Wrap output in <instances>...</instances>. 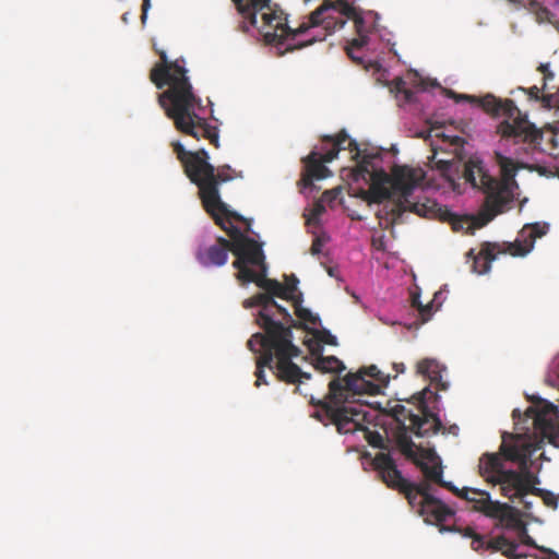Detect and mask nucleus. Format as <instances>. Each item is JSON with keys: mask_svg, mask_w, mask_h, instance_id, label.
I'll return each instance as SVG.
<instances>
[{"mask_svg": "<svg viewBox=\"0 0 559 559\" xmlns=\"http://www.w3.org/2000/svg\"><path fill=\"white\" fill-rule=\"evenodd\" d=\"M314 336L320 343L328 345L337 344L336 337L328 330L316 331Z\"/></svg>", "mask_w": 559, "mask_h": 559, "instance_id": "obj_38", "label": "nucleus"}, {"mask_svg": "<svg viewBox=\"0 0 559 559\" xmlns=\"http://www.w3.org/2000/svg\"><path fill=\"white\" fill-rule=\"evenodd\" d=\"M372 464L374 469L378 471L383 483H385L389 488L403 493L413 508L418 507L420 509V504L418 502L420 501L421 496L416 492L415 484L408 481L402 476V473L397 469L394 460L389 453L380 452L376 454Z\"/></svg>", "mask_w": 559, "mask_h": 559, "instance_id": "obj_13", "label": "nucleus"}, {"mask_svg": "<svg viewBox=\"0 0 559 559\" xmlns=\"http://www.w3.org/2000/svg\"><path fill=\"white\" fill-rule=\"evenodd\" d=\"M459 533L462 534L464 537L472 538L471 547L474 550L478 551L484 548L485 537L477 534L473 527H471V526L461 527V532H459Z\"/></svg>", "mask_w": 559, "mask_h": 559, "instance_id": "obj_31", "label": "nucleus"}, {"mask_svg": "<svg viewBox=\"0 0 559 559\" xmlns=\"http://www.w3.org/2000/svg\"><path fill=\"white\" fill-rule=\"evenodd\" d=\"M150 7H151V0H143L142 15H141L142 23H145V20L147 16V11H148Z\"/></svg>", "mask_w": 559, "mask_h": 559, "instance_id": "obj_46", "label": "nucleus"}, {"mask_svg": "<svg viewBox=\"0 0 559 559\" xmlns=\"http://www.w3.org/2000/svg\"><path fill=\"white\" fill-rule=\"evenodd\" d=\"M444 521H441V522H437L438 523V526H439V532L440 533H445V532H461V527L460 526H456V525H444L442 524Z\"/></svg>", "mask_w": 559, "mask_h": 559, "instance_id": "obj_43", "label": "nucleus"}, {"mask_svg": "<svg viewBox=\"0 0 559 559\" xmlns=\"http://www.w3.org/2000/svg\"><path fill=\"white\" fill-rule=\"evenodd\" d=\"M450 142L454 145H459L463 142L462 138L459 135H454L450 138Z\"/></svg>", "mask_w": 559, "mask_h": 559, "instance_id": "obj_50", "label": "nucleus"}, {"mask_svg": "<svg viewBox=\"0 0 559 559\" xmlns=\"http://www.w3.org/2000/svg\"><path fill=\"white\" fill-rule=\"evenodd\" d=\"M524 8L528 10L532 14H534L537 23H550L556 25L557 22L554 20L555 15L550 12V10L544 7L536 0H527V3H524Z\"/></svg>", "mask_w": 559, "mask_h": 559, "instance_id": "obj_27", "label": "nucleus"}, {"mask_svg": "<svg viewBox=\"0 0 559 559\" xmlns=\"http://www.w3.org/2000/svg\"><path fill=\"white\" fill-rule=\"evenodd\" d=\"M546 551L549 554L550 557H552V559H559V556L555 551L549 549H547Z\"/></svg>", "mask_w": 559, "mask_h": 559, "instance_id": "obj_55", "label": "nucleus"}, {"mask_svg": "<svg viewBox=\"0 0 559 559\" xmlns=\"http://www.w3.org/2000/svg\"><path fill=\"white\" fill-rule=\"evenodd\" d=\"M416 492L421 496L420 514L435 519L436 522L445 521L454 514V511L444 504L440 499L430 495L431 486L428 480L415 484Z\"/></svg>", "mask_w": 559, "mask_h": 559, "instance_id": "obj_20", "label": "nucleus"}, {"mask_svg": "<svg viewBox=\"0 0 559 559\" xmlns=\"http://www.w3.org/2000/svg\"><path fill=\"white\" fill-rule=\"evenodd\" d=\"M338 14L347 20H352L355 24V28L359 37L353 39L346 50L348 57L353 61L361 63L362 58L357 56L355 51L359 50L367 44V34L376 28L378 13L373 11H362L352 3H344L342 4V13Z\"/></svg>", "mask_w": 559, "mask_h": 559, "instance_id": "obj_14", "label": "nucleus"}, {"mask_svg": "<svg viewBox=\"0 0 559 559\" xmlns=\"http://www.w3.org/2000/svg\"><path fill=\"white\" fill-rule=\"evenodd\" d=\"M245 308L260 307L255 323L263 330L249 338L248 348L259 354L255 361L254 385L267 384L264 368L273 371L280 381L299 383L310 379V373L304 372L293 359L300 355V349L293 343L292 328H304L296 322L288 310L278 305L266 294H257L243 301Z\"/></svg>", "mask_w": 559, "mask_h": 559, "instance_id": "obj_2", "label": "nucleus"}, {"mask_svg": "<svg viewBox=\"0 0 559 559\" xmlns=\"http://www.w3.org/2000/svg\"><path fill=\"white\" fill-rule=\"evenodd\" d=\"M296 316L305 323L317 325L320 323V318L313 314L309 309L304 308L301 302H294Z\"/></svg>", "mask_w": 559, "mask_h": 559, "instance_id": "obj_32", "label": "nucleus"}, {"mask_svg": "<svg viewBox=\"0 0 559 559\" xmlns=\"http://www.w3.org/2000/svg\"><path fill=\"white\" fill-rule=\"evenodd\" d=\"M411 304H412V307L418 309V305H423L421 301H420V296L419 294H412L411 296Z\"/></svg>", "mask_w": 559, "mask_h": 559, "instance_id": "obj_47", "label": "nucleus"}, {"mask_svg": "<svg viewBox=\"0 0 559 559\" xmlns=\"http://www.w3.org/2000/svg\"><path fill=\"white\" fill-rule=\"evenodd\" d=\"M298 283L299 281L294 274L285 276V284L283 285L284 287H287V297L288 300L293 301V304L301 302V295H296Z\"/></svg>", "mask_w": 559, "mask_h": 559, "instance_id": "obj_33", "label": "nucleus"}, {"mask_svg": "<svg viewBox=\"0 0 559 559\" xmlns=\"http://www.w3.org/2000/svg\"><path fill=\"white\" fill-rule=\"evenodd\" d=\"M516 550H518V545L509 540L508 546H506V547L503 548L502 554H503L506 557H508V558H511V559H512V558H516V556H518V555H516Z\"/></svg>", "mask_w": 559, "mask_h": 559, "instance_id": "obj_41", "label": "nucleus"}, {"mask_svg": "<svg viewBox=\"0 0 559 559\" xmlns=\"http://www.w3.org/2000/svg\"><path fill=\"white\" fill-rule=\"evenodd\" d=\"M394 369L396 370V372H404L405 371V366L404 364H394Z\"/></svg>", "mask_w": 559, "mask_h": 559, "instance_id": "obj_51", "label": "nucleus"}, {"mask_svg": "<svg viewBox=\"0 0 559 559\" xmlns=\"http://www.w3.org/2000/svg\"><path fill=\"white\" fill-rule=\"evenodd\" d=\"M356 1L357 0H336L334 3L336 4V7L338 9V13H342V4L352 3L353 5H355Z\"/></svg>", "mask_w": 559, "mask_h": 559, "instance_id": "obj_48", "label": "nucleus"}, {"mask_svg": "<svg viewBox=\"0 0 559 559\" xmlns=\"http://www.w3.org/2000/svg\"><path fill=\"white\" fill-rule=\"evenodd\" d=\"M526 475L531 476V478H530L531 485L526 491L516 493L515 498L520 499V502L523 504V507L526 510H530L531 506H532L531 502L525 500V497L528 493L540 497L547 507H549L551 509H556L558 506V497L555 493H552L551 491L535 487V485L538 484L539 480H538L537 476H535L530 469L526 471Z\"/></svg>", "mask_w": 559, "mask_h": 559, "instance_id": "obj_24", "label": "nucleus"}, {"mask_svg": "<svg viewBox=\"0 0 559 559\" xmlns=\"http://www.w3.org/2000/svg\"><path fill=\"white\" fill-rule=\"evenodd\" d=\"M337 194H338V191L336 189H333V190H326L323 192L322 194V198H321V201L322 202H333L334 200H336L337 198Z\"/></svg>", "mask_w": 559, "mask_h": 559, "instance_id": "obj_42", "label": "nucleus"}, {"mask_svg": "<svg viewBox=\"0 0 559 559\" xmlns=\"http://www.w3.org/2000/svg\"><path fill=\"white\" fill-rule=\"evenodd\" d=\"M509 539L504 536H498L491 538L489 540H485V546L483 549H490L493 551H503V548L508 546Z\"/></svg>", "mask_w": 559, "mask_h": 559, "instance_id": "obj_36", "label": "nucleus"}, {"mask_svg": "<svg viewBox=\"0 0 559 559\" xmlns=\"http://www.w3.org/2000/svg\"><path fill=\"white\" fill-rule=\"evenodd\" d=\"M159 61L150 72V80L158 88L168 85V90L158 95V103L166 116L174 121L175 128L182 134L197 141L206 139L216 148L219 146L218 130L201 117L197 109L202 107L201 99L193 93L187 76V69L179 59L170 61L164 50H157Z\"/></svg>", "mask_w": 559, "mask_h": 559, "instance_id": "obj_3", "label": "nucleus"}, {"mask_svg": "<svg viewBox=\"0 0 559 559\" xmlns=\"http://www.w3.org/2000/svg\"><path fill=\"white\" fill-rule=\"evenodd\" d=\"M241 282L254 283L258 287L265 290L264 294L288 300L287 287L276 280L266 277L265 258L261 264H249L247 270H241Z\"/></svg>", "mask_w": 559, "mask_h": 559, "instance_id": "obj_19", "label": "nucleus"}, {"mask_svg": "<svg viewBox=\"0 0 559 559\" xmlns=\"http://www.w3.org/2000/svg\"><path fill=\"white\" fill-rule=\"evenodd\" d=\"M393 90L396 94L403 95L405 102L411 103L414 100L415 93L406 86V82L402 78L393 80Z\"/></svg>", "mask_w": 559, "mask_h": 559, "instance_id": "obj_35", "label": "nucleus"}, {"mask_svg": "<svg viewBox=\"0 0 559 559\" xmlns=\"http://www.w3.org/2000/svg\"><path fill=\"white\" fill-rule=\"evenodd\" d=\"M360 371H362V374L365 377L368 376V377L373 378V379H378V380L381 379L380 378L381 372L377 368V366H374V365H371V366H369L367 368L360 369Z\"/></svg>", "mask_w": 559, "mask_h": 559, "instance_id": "obj_40", "label": "nucleus"}, {"mask_svg": "<svg viewBox=\"0 0 559 559\" xmlns=\"http://www.w3.org/2000/svg\"><path fill=\"white\" fill-rule=\"evenodd\" d=\"M418 312H419V316L423 320V322H427L430 317H431V311H432V305L431 304H428V305H418Z\"/></svg>", "mask_w": 559, "mask_h": 559, "instance_id": "obj_39", "label": "nucleus"}, {"mask_svg": "<svg viewBox=\"0 0 559 559\" xmlns=\"http://www.w3.org/2000/svg\"><path fill=\"white\" fill-rule=\"evenodd\" d=\"M443 367L440 362L432 358H424L417 362L416 372L425 378H428L431 382L441 381V372Z\"/></svg>", "mask_w": 559, "mask_h": 559, "instance_id": "obj_26", "label": "nucleus"}, {"mask_svg": "<svg viewBox=\"0 0 559 559\" xmlns=\"http://www.w3.org/2000/svg\"><path fill=\"white\" fill-rule=\"evenodd\" d=\"M536 452L525 436L503 432L499 453H484L478 460L479 476L491 486L499 485L503 497L514 500L530 487L528 461Z\"/></svg>", "mask_w": 559, "mask_h": 559, "instance_id": "obj_5", "label": "nucleus"}, {"mask_svg": "<svg viewBox=\"0 0 559 559\" xmlns=\"http://www.w3.org/2000/svg\"><path fill=\"white\" fill-rule=\"evenodd\" d=\"M549 230L547 223L526 224L519 231L518 237L512 242L500 243L503 248V254L512 257H524L532 251L537 238L545 236Z\"/></svg>", "mask_w": 559, "mask_h": 559, "instance_id": "obj_17", "label": "nucleus"}, {"mask_svg": "<svg viewBox=\"0 0 559 559\" xmlns=\"http://www.w3.org/2000/svg\"><path fill=\"white\" fill-rule=\"evenodd\" d=\"M173 150L176 153L177 158L181 163L183 167V171L189 180L193 183L194 178L198 175L199 170H202L201 167H206L205 158H209V152L205 148H200L198 151H187L185 146L179 142L171 143Z\"/></svg>", "mask_w": 559, "mask_h": 559, "instance_id": "obj_21", "label": "nucleus"}, {"mask_svg": "<svg viewBox=\"0 0 559 559\" xmlns=\"http://www.w3.org/2000/svg\"><path fill=\"white\" fill-rule=\"evenodd\" d=\"M511 2H514V3H520L524 7V3H527V0H510Z\"/></svg>", "mask_w": 559, "mask_h": 559, "instance_id": "obj_56", "label": "nucleus"}, {"mask_svg": "<svg viewBox=\"0 0 559 559\" xmlns=\"http://www.w3.org/2000/svg\"><path fill=\"white\" fill-rule=\"evenodd\" d=\"M524 417V423L531 420L533 433H530L528 426L520 427V421L515 423V433L525 436L532 444H535L536 451L546 441L559 448V408L557 405L539 399L536 405L530 406L525 411Z\"/></svg>", "mask_w": 559, "mask_h": 559, "instance_id": "obj_10", "label": "nucleus"}, {"mask_svg": "<svg viewBox=\"0 0 559 559\" xmlns=\"http://www.w3.org/2000/svg\"><path fill=\"white\" fill-rule=\"evenodd\" d=\"M554 8L559 9V0H555L552 3Z\"/></svg>", "mask_w": 559, "mask_h": 559, "instance_id": "obj_57", "label": "nucleus"}, {"mask_svg": "<svg viewBox=\"0 0 559 559\" xmlns=\"http://www.w3.org/2000/svg\"><path fill=\"white\" fill-rule=\"evenodd\" d=\"M314 368L321 372H336L340 373L345 370V366L342 360L335 356H318L313 364Z\"/></svg>", "mask_w": 559, "mask_h": 559, "instance_id": "obj_28", "label": "nucleus"}, {"mask_svg": "<svg viewBox=\"0 0 559 559\" xmlns=\"http://www.w3.org/2000/svg\"><path fill=\"white\" fill-rule=\"evenodd\" d=\"M205 158L209 168L201 167L193 180V185L198 187V195L204 211L213 218L215 224H221L222 214L234 217L237 222H245V217L239 213L231 211L219 193V186L224 182L241 177L231 166L225 164L215 167Z\"/></svg>", "mask_w": 559, "mask_h": 559, "instance_id": "obj_9", "label": "nucleus"}, {"mask_svg": "<svg viewBox=\"0 0 559 559\" xmlns=\"http://www.w3.org/2000/svg\"><path fill=\"white\" fill-rule=\"evenodd\" d=\"M322 141L331 147L319 155L317 152H311L305 159V173L301 176L300 183L304 187L312 186L313 179H324L331 175L329 168L324 163H330L337 157L338 153L343 150H348L353 154L354 159H358L361 154L359 144L349 139L345 130L338 132L335 136L324 135Z\"/></svg>", "mask_w": 559, "mask_h": 559, "instance_id": "obj_11", "label": "nucleus"}, {"mask_svg": "<svg viewBox=\"0 0 559 559\" xmlns=\"http://www.w3.org/2000/svg\"><path fill=\"white\" fill-rule=\"evenodd\" d=\"M453 166H454V164L452 162H449V160H439V162H437V167L443 174H447L448 171H450Z\"/></svg>", "mask_w": 559, "mask_h": 559, "instance_id": "obj_44", "label": "nucleus"}, {"mask_svg": "<svg viewBox=\"0 0 559 559\" xmlns=\"http://www.w3.org/2000/svg\"><path fill=\"white\" fill-rule=\"evenodd\" d=\"M121 20L123 23L127 24L129 22V13L128 12L123 13L121 16Z\"/></svg>", "mask_w": 559, "mask_h": 559, "instance_id": "obj_54", "label": "nucleus"}, {"mask_svg": "<svg viewBox=\"0 0 559 559\" xmlns=\"http://www.w3.org/2000/svg\"><path fill=\"white\" fill-rule=\"evenodd\" d=\"M432 394V392L426 388L416 396H414L419 404L420 415L409 414L411 415V424L409 429L417 437H427L429 435L437 433L442 428V423L437 414L432 413L427 403L426 395Z\"/></svg>", "mask_w": 559, "mask_h": 559, "instance_id": "obj_16", "label": "nucleus"}, {"mask_svg": "<svg viewBox=\"0 0 559 559\" xmlns=\"http://www.w3.org/2000/svg\"><path fill=\"white\" fill-rule=\"evenodd\" d=\"M362 425H365V423ZM358 430L365 431V438L372 448L386 449V444L380 432L368 430L365 426H361Z\"/></svg>", "mask_w": 559, "mask_h": 559, "instance_id": "obj_34", "label": "nucleus"}, {"mask_svg": "<svg viewBox=\"0 0 559 559\" xmlns=\"http://www.w3.org/2000/svg\"><path fill=\"white\" fill-rule=\"evenodd\" d=\"M323 242L320 238H316L311 245L310 251L313 255L319 254L322 250Z\"/></svg>", "mask_w": 559, "mask_h": 559, "instance_id": "obj_45", "label": "nucleus"}, {"mask_svg": "<svg viewBox=\"0 0 559 559\" xmlns=\"http://www.w3.org/2000/svg\"><path fill=\"white\" fill-rule=\"evenodd\" d=\"M460 99L467 100L483 108L492 117H504L497 126V133L501 143L511 156L501 152L495 153V160L500 167L501 179L488 174L483 160L469 158L463 165V177L474 188L485 193V201L479 212L480 225L492 221L497 215L510 209L518 189L516 171L525 168L524 158L534 154L543 141V132L522 114L512 99L499 98L492 94L481 97L460 95Z\"/></svg>", "mask_w": 559, "mask_h": 559, "instance_id": "obj_1", "label": "nucleus"}, {"mask_svg": "<svg viewBox=\"0 0 559 559\" xmlns=\"http://www.w3.org/2000/svg\"><path fill=\"white\" fill-rule=\"evenodd\" d=\"M314 41H316V37L312 36L311 38L307 39L304 43L296 44L295 48H302V47H306V46H309V45L313 44Z\"/></svg>", "mask_w": 559, "mask_h": 559, "instance_id": "obj_49", "label": "nucleus"}, {"mask_svg": "<svg viewBox=\"0 0 559 559\" xmlns=\"http://www.w3.org/2000/svg\"><path fill=\"white\" fill-rule=\"evenodd\" d=\"M413 463L423 472L427 480L441 481L443 468L440 457L432 449H420L419 456Z\"/></svg>", "mask_w": 559, "mask_h": 559, "instance_id": "obj_22", "label": "nucleus"}, {"mask_svg": "<svg viewBox=\"0 0 559 559\" xmlns=\"http://www.w3.org/2000/svg\"><path fill=\"white\" fill-rule=\"evenodd\" d=\"M380 157L379 152H368L361 148V154L358 157L357 166L353 170L355 180H371V185L367 191L364 192L366 198H369V204L383 203V206L393 200H397L400 191L393 189L394 174L392 178L383 170H377L373 166V160Z\"/></svg>", "mask_w": 559, "mask_h": 559, "instance_id": "obj_12", "label": "nucleus"}, {"mask_svg": "<svg viewBox=\"0 0 559 559\" xmlns=\"http://www.w3.org/2000/svg\"><path fill=\"white\" fill-rule=\"evenodd\" d=\"M441 389H442V390H445V389H447V386H445V384H444V383H441Z\"/></svg>", "mask_w": 559, "mask_h": 559, "instance_id": "obj_59", "label": "nucleus"}, {"mask_svg": "<svg viewBox=\"0 0 559 559\" xmlns=\"http://www.w3.org/2000/svg\"><path fill=\"white\" fill-rule=\"evenodd\" d=\"M365 191H366V190L361 189V190L359 191V193H358V197H359L361 200L366 201V202L369 204V198H366V197H365V194H364V192H365Z\"/></svg>", "mask_w": 559, "mask_h": 559, "instance_id": "obj_53", "label": "nucleus"}, {"mask_svg": "<svg viewBox=\"0 0 559 559\" xmlns=\"http://www.w3.org/2000/svg\"><path fill=\"white\" fill-rule=\"evenodd\" d=\"M424 179L421 169H415L408 166H401L394 169L393 189L400 191L397 200L388 202L378 212L380 221H385L386 226L402 223V216L406 212L415 213L421 217H429L435 214L437 203L425 198L424 201L415 200L414 189L417 188Z\"/></svg>", "mask_w": 559, "mask_h": 559, "instance_id": "obj_8", "label": "nucleus"}, {"mask_svg": "<svg viewBox=\"0 0 559 559\" xmlns=\"http://www.w3.org/2000/svg\"><path fill=\"white\" fill-rule=\"evenodd\" d=\"M537 70L543 74L542 87L534 85L530 88L519 87V90L525 93L528 96V99L540 102L544 108H556L559 112V86H550V82L554 81L555 74L549 70V63H540Z\"/></svg>", "mask_w": 559, "mask_h": 559, "instance_id": "obj_18", "label": "nucleus"}, {"mask_svg": "<svg viewBox=\"0 0 559 559\" xmlns=\"http://www.w3.org/2000/svg\"><path fill=\"white\" fill-rule=\"evenodd\" d=\"M499 254H503V248L498 242H484L476 255L474 251L468 252L473 257V271L477 274H485L490 270L491 262L497 259Z\"/></svg>", "mask_w": 559, "mask_h": 559, "instance_id": "obj_23", "label": "nucleus"}, {"mask_svg": "<svg viewBox=\"0 0 559 559\" xmlns=\"http://www.w3.org/2000/svg\"><path fill=\"white\" fill-rule=\"evenodd\" d=\"M325 212V206L323 204V202L321 200H318L314 202L311 211H310V214L307 218V222L309 224L311 223H317V221L319 219V217Z\"/></svg>", "mask_w": 559, "mask_h": 559, "instance_id": "obj_37", "label": "nucleus"}, {"mask_svg": "<svg viewBox=\"0 0 559 559\" xmlns=\"http://www.w3.org/2000/svg\"><path fill=\"white\" fill-rule=\"evenodd\" d=\"M234 217L222 214L221 224H216L227 233L230 239L217 237L216 243L204 249H199L197 259L203 266H223L228 259V251L233 252L236 260L233 266L238 270L237 278H241V270H247L249 264H261L264 259L262 246L254 239L246 236L234 225Z\"/></svg>", "mask_w": 559, "mask_h": 559, "instance_id": "obj_7", "label": "nucleus"}, {"mask_svg": "<svg viewBox=\"0 0 559 559\" xmlns=\"http://www.w3.org/2000/svg\"><path fill=\"white\" fill-rule=\"evenodd\" d=\"M242 21L238 29L246 33L258 24L257 14L261 13L262 24L258 26L267 44H282L285 39H295L309 28L323 25L329 33L342 28L346 20L337 17L338 9L331 0L312 11L308 22H302L297 28L287 25V17L277 4L271 5V0H233Z\"/></svg>", "mask_w": 559, "mask_h": 559, "instance_id": "obj_4", "label": "nucleus"}, {"mask_svg": "<svg viewBox=\"0 0 559 559\" xmlns=\"http://www.w3.org/2000/svg\"><path fill=\"white\" fill-rule=\"evenodd\" d=\"M408 432H411L409 425L407 426L405 423H402L394 432V439L401 453L413 462L419 456L421 448L416 447Z\"/></svg>", "mask_w": 559, "mask_h": 559, "instance_id": "obj_25", "label": "nucleus"}, {"mask_svg": "<svg viewBox=\"0 0 559 559\" xmlns=\"http://www.w3.org/2000/svg\"><path fill=\"white\" fill-rule=\"evenodd\" d=\"M436 484H438L439 486H441V487L452 491L453 493H455L460 498H464L467 501L474 502V504H476V500H478L477 498H475V496H476L474 493V490H476L475 488H467V487H465V488L460 490L455 486H453L452 483L443 480L442 477H441V481H437Z\"/></svg>", "mask_w": 559, "mask_h": 559, "instance_id": "obj_29", "label": "nucleus"}, {"mask_svg": "<svg viewBox=\"0 0 559 559\" xmlns=\"http://www.w3.org/2000/svg\"><path fill=\"white\" fill-rule=\"evenodd\" d=\"M521 416H522V413H521V411H520V409H518V408H516V409H514V411L512 412V417H513V419H520V418H521Z\"/></svg>", "mask_w": 559, "mask_h": 559, "instance_id": "obj_52", "label": "nucleus"}, {"mask_svg": "<svg viewBox=\"0 0 559 559\" xmlns=\"http://www.w3.org/2000/svg\"><path fill=\"white\" fill-rule=\"evenodd\" d=\"M380 392V386L367 380L362 371L347 373L344 378H334L329 383V401H319L320 409L313 417L324 426L333 424L340 433H353L364 423H369L368 413L362 405H350V399L355 395Z\"/></svg>", "mask_w": 559, "mask_h": 559, "instance_id": "obj_6", "label": "nucleus"}, {"mask_svg": "<svg viewBox=\"0 0 559 559\" xmlns=\"http://www.w3.org/2000/svg\"><path fill=\"white\" fill-rule=\"evenodd\" d=\"M474 493L479 496L476 504H474L477 511L483 512L487 516L498 519L508 528H520L523 526L515 508L508 503L492 501L489 492L485 490H474Z\"/></svg>", "mask_w": 559, "mask_h": 559, "instance_id": "obj_15", "label": "nucleus"}, {"mask_svg": "<svg viewBox=\"0 0 559 559\" xmlns=\"http://www.w3.org/2000/svg\"><path fill=\"white\" fill-rule=\"evenodd\" d=\"M419 85H420L421 90H425V86H424L423 81H420V84H419Z\"/></svg>", "mask_w": 559, "mask_h": 559, "instance_id": "obj_58", "label": "nucleus"}, {"mask_svg": "<svg viewBox=\"0 0 559 559\" xmlns=\"http://www.w3.org/2000/svg\"><path fill=\"white\" fill-rule=\"evenodd\" d=\"M386 413L394 418V420L397 423V426H401L402 423H405L406 419L411 421L409 414H413L402 404H394L388 408Z\"/></svg>", "mask_w": 559, "mask_h": 559, "instance_id": "obj_30", "label": "nucleus"}]
</instances>
